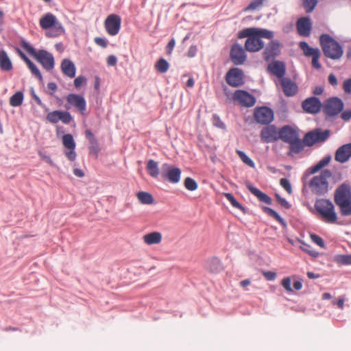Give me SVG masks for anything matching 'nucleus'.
<instances>
[{
    "instance_id": "obj_1",
    "label": "nucleus",
    "mask_w": 351,
    "mask_h": 351,
    "mask_svg": "<svg viewBox=\"0 0 351 351\" xmlns=\"http://www.w3.org/2000/svg\"><path fill=\"white\" fill-rule=\"evenodd\" d=\"M239 38H247L245 43V48L249 52H257L264 47L262 38L271 39L274 32L266 29L256 27H249L243 29L239 33Z\"/></svg>"
},
{
    "instance_id": "obj_2",
    "label": "nucleus",
    "mask_w": 351,
    "mask_h": 351,
    "mask_svg": "<svg viewBox=\"0 0 351 351\" xmlns=\"http://www.w3.org/2000/svg\"><path fill=\"white\" fill-rule=\"evenodd\" d=\"M319 44L326 58L333 60H338L342 58L343 55L342 46L329 34H322L319 36Z\"/></svg>"
},
{
    "instance_id": "obj_3",
    "label": "nucleus",
    "mask_w": 351,
    "mask_h": 351,
    "mask_svg": "<svg viewBox=\"0 0 351 351\" xmlns=\"http://www.w3.org/2000/svg\"><path fill=\"white\" fill-rule=\"evenodd\" d=\"M21 45L29 55L34 57L45 70L51 71L54 68V58L51 53L44 49L36 51L25 40L21 41Z\"/></svg>"
},
{
    "instance_id": "obj_4",
    "label": "nucleus",
    "mask_w": 351,
    "mask_h": 351,
    "mask_svg": "<svg viewBox=\"0 0 351 351\" xmlns=\"http://www.w3.org/2000/svg\"><path fill=\"white\" fill-rule=\"evenodd\" d=\"M314 206L324 221L330 223L337 221V215L335 206L330 200L327 199H317Z\"/></svg>"
},
{
    "instance_id": "obj_5",
    "label": "nucleus",
    "mask_w": 351,
    "mask_h": 351,
    "mask_svg": "<svg viewBox=\"0 0 351 351\" xmlns=\"http://www.w3.org/2000/svg\"><path fill=\"white\" fill-rule=\"evenodd\" d=\"M332 176L328 169H325L318 176H314L309 182L308 186L312 193L317 195L326 194L328 191L329 184L328 179Z\"/></svg>"
},
{
    "instance_id": "obj_6",
    "label": "nucleus",
    "mask_w": 351,
    "mask_h": 351,
    "mask_svg": "<svg viewBox=\"0 0 351 351\" xmlns=\"http://www.w3.org/2000/svg\"><path fill=\"white\" fill-rule=\"evenodd\" d=\"M40 25L43 29H49L47 36L56 37L64 32L62 25L57 20L56 16L51 13L45 14L40 19Z\"/></svg>"
},
{
    "instance_id": "obj_7",
    "label": "nucleus",
    "mask_w": 351,
    "mask_h": 351,
    "mask_svg": "<svg viewBox=\"0 0 351 351\" xmlns=\"http://www.w3.org/2000/svg\"><path fill=\"white\" fill-rule=\"evenodd\" d=\"M161 177L163 180L169 182L176 184L180 182L181 178V170L168 163L162 165Z\"/></svg>"
},
{
    "instance_id": "obj_8",
    "label": "nucleus",
    "mask_w": 351,
    "mask_h": 351,
    "mask_svg": "<svg viewBox=\"0 0 351 351\" xmlns=\"http://www.w3.org/2000/svg\"><path fill=\"white\" fill-rule=\"evenodd\" d=\"M328 130L322 131L317 129L306 133L304 137L303 143L307 146H312L317 143L325 141L329 137Z\"/></svg>"
},
{
    "instance_id": "obj_9",
    "label": "nucleus",
    "mask_w": 351,
    "mask_h": 351,
    "mask_svg": "<svg viewBox=\"0 0 351 351\" xmlns=\"http://www.w3.org/2000/svg\"><path fill=\"white\" fill-rule=\"evenodd\" d=\"M274 117V111L268 107H257L254 109V119L261 125H269L273 121Z\"/></svg>"
},
{
    "instance_id": "obj_10",
    "label": "nucleus",
    "mask_w": 351,
    "mask_h": 351,
    "mask_svg": "<svg viewBox=\"0 0 351 351\" xmlns=\"http://www.w3.org/2000/svg\"><path fill=\"white\" fill-rule=\"evenodd\" d=\"M343 108L342 100L337 97H331L324 105V112L329 116H335L341 112Z\"/></svg>"
},
{
    "instance_id": "obj_11",
    "label": "nucleus",
    "mask_w": 351,
    "mask_h": 351,
    "mask_svg": "<svg viewBox=\"0 0 351 351\" xmlns=\"http://www.w3.org/2000/svg\"><path fill=\"white\" fill-rule=\"evenodd\" d=\"M233 100L243 107H252L256 103L255 97L243 90H237L233 94Z\"/></svg>"
},
{
    "instance_id": "obj_12",
    "label": "nucleus",
    "mask_w": 351,
    "mask_h": 351,
    "mask_svg": "<svg viewBox=\"0 0 351 351\" xmlns=\"http://www.w3.org/2000/svg\"><path fill=\"white\" fill-rule=\"evenodd\" d=\"M243 73L239 68L230 69L226 75V82L231 86L238 87L243 84Z\"/></svg>"
},
{
    "instance_id": "obj_13",
    "label": "nucleus",
    "mask_w": 351,
    "mask_h": 351,
    "mask_svg": "<svg viewBox=\"0 0 351 351\" xmlns=\"http://www.w3.org/2000/svg\"><path fill=\"white\" fill-rule=\"evenodd\" d=\"M260 136L263 143H273L279 139V130L275 125H269L262 129Z\"/></svg>"
},
{
    "instance_id": "obj_14",
    "label": "nucleus",
    "mask_w": 351,
    "mask_h": 351,
    "mask_svg": "<svg viewBox=\"0 0 351 351\" xmlns=\"http://www.w3.org/2000/svg\"><path fill=\"white\" fill-rule=\"evenodd\" d=\"M66 101L70 106L75 108L81 114H86V101L83 96L71 93L67 95Z\"/></svg>"
},
{
    "instance_id": "obj_15",
    "label": "nucleus",
    "mask_w": 351,
    "mask_h": 351,
    "mask_svg": "<svg viewBox=\"0 0 351 351\" xmlns=\"http://www.w3.org/2000/svg\"><path fill=\"white\" fill-rule=\"evenodd\" d=\"M107 33L110 36L117 35L121 27V18L116 14L109 15L104 23Z\"/></svg>"
},
{
    "instance_id": "obj_16",
    "label": "nucleus",
    "mask_w": 351,
    "mask_h": 351,
    "mask_svg": "<svg viewBox=\"0 0 351 351\" xmlns=\"http://www.w3.org/2000/svg\"><path fill=\"white\" fill-rule=\"evenodd\" d=\"M230 58L234 64L241 65L247 59V55L244 49L238 43L232 45L230 50Z\"/></svg>"
},
{
    "instance_id": "obj_17",
    "label": "nucleus",
    "mask_w": 351,
    "mask_h": 351,
    "mask_svg": "<svg viewBox=\"0 0 351 351\" xmlns=\"http://www.w3.org/2000/svg\"><path fill=\"white\" fill-rule=\"evenodd\" d=\"M46 119L51 123H57L59 121H61L63 123L68 124L72 121L73 117L69 112L54 110L49 112Z\"/></svg>"
},
{
    "instance_id": "obj_18",
    "label": "nucleus",
    "mask_w": 351,
    "mask_h": 351,
    "mask_svg": "<svg viewBox=\"0 0 351 351\" xmlns=\"http://www.w3.org/2000/svg\"><path fill=\"white\" fill-rule=\"evenodd\" d=\"M320 100L315 97H311L304 99L302 103V108L304 112L309 114H317L322 108Z\"/></svg>"
},
{
    "instance_id": "obj_19",
    "label": "nucleus",
    "mask_w": 351,
    "mask_h": 351,
    "mask_svg": "<svg viewBox=\"0 0 351 351\" xmlns=\"http://www.w3.org/2000/svg\"><path fill=\"white\" fill-rule=\"evenodd\" d=\"M62 144L65 148L69 149L64 152L66 158L71 161H74L76 158L77 154L75 152V143L73 136L70 134H64L62 136Z\"/></svg>"
},
{
    "instance_id": "obj_20",
    "label": "nucleus",
    "mask_w": 351,
    "mask_h": 351,
    "mask_svg": "<svg viewBox=\"0 0 351 351\" xmlns=\"http://www.w3.org/2000/svg\"><path fill=\"white\" fill-rule=\"evenodd\" d=\"M281 45L278 40L271 41L263 51L265 60L269 61L277 56L280 52Z\"/></svg>"
},
{
    "instance_id": "obj_21",
    "label": "nucleus",
    "mask_w": 351,
    "mask_h": 351,
    "mask_svg": "<svg viewBox=\"0 0 351 351\" xmlns=\"http://www.w3.org/2000/svg\"><path fill=\"white\" fill-rule=\"evenodd\" d=\"M335 202L351 199V186L348 184H342L335 193Z\"/></svg>"
},
{
    "instance_id": "obj_22",
    "label": "nucleus",
    "mask_w": 351,
    "mask_h": 351,
    "mask_svg": "<svg viewBox=\"0 0 351 351\" xmlns=\"http://www.w3.org/2000/svg\"><path fill=\"white\" fill-rule=\"evenodd\" d=\"M280 83L284 94L287 97H293L297 94L298 87L295 82L287 77L282 78Z\"/></svg>"
},
{
    "instance_id": "obj_23",
    "label": "nucleus",
    "mask_w": 351,
    "mask_h": 351,
    "mask_svg": "<svg viewBox=\"0 0 351 351\" xmlns=\"http://www.w3.org/2000/svg\"><path fill=\"white\" fill-rule=\"evenodd\" d=\"M351 157V143L345 144L337 149L335 155L336 161L344 163Z\"/></svg>"
},
{
    "instance_id": "obj_24",
    "label": "nucleus",
    "mask_w": 351,
    "mask_h": 351,
    "mask_svg": "<svg viewBox=\"0 0 351 351\" xmlns=\"http://www.w3.org/2000/svg\"><path fill=\"white\" fill-rule=\"evenodd\" d=\"M311 20L308 17H302L298 19L296 23L298 34L302 36H308L311 31Z\"/></svg>"
},
{
    "instance_id": "obj_25",
    "label": "nucleus",
    "mask_w": 351,
    "mask_h": 351,
    "mask_svg": "<svg viewBox=\"0 0 351 351\" xmlns=\"http://www.w3.org/2000/svg\"><path fill=\"white\" fill-rule=\"evenodd\" d=\"M268 71L280 80L284 78L286 72L285 64L281 61H274L269 64Z\"/></svg>"
},
{
    "instance_id": "obj_26",
    "label": "nucleus",
    "mask_w": 351,
    "mask_h": 351,
    "mask_svg": "<svg viewBox=\"0 0 351 351\" xmlns=\"http://www.w3.org/2000/svg\"><path fill=\"white\" fill-rule=\"evenodd\" d=\"M298 134L297 132L289 125H285L279 130V138L285 143L294 140Z\"/></svg>"
},
{
    "instance_id": "obj_27",
    "label": "nucleus",
    "mask_w": 351,
    "mask_h": 351,
    "mask_svg": "<svg viewBox=\"0 0 351 351\" xmlns=\"http://www.w3.org/2000/svg\"><path fill=\"white\" fill-rule=\"evenodd\" d=\"M61 71L63 74L69 78H73L75 75L76 68L72 61L69 59L62 60L60 65Z\"/></svg>"
},
{
    "instance_id": "obj_28",
    "label": "nucleus",
    "mask_w": 351,
    "mask_h": 351,
    "mask_svg": "<svg viewBox=\"0 0 351 351\" xmlns=\"http://www.w3.org/2000/svg\"><path fill=\"white\" fill-rule=\"evenodd\" d=\"M247 188L254 195H255L259 199V201L267 204H271V199L270 197L252 186L251 184H247Z\"/></svg>"
},
{
    "instance_id": "obj_29",
    "label": "nucleus",
    "mask_w": 351,
    "mask_h": 351,
    "mask_svg": "<svg viewBox=\"0 0 351 351\" xmlns=\"http://www.w3.org/2000/svg\"><path fill=\"white\" fill-rule=\"evenodd\" d=\"M162 239V234L159 232H152L145 234L143 240L147 245L159 244Z\"/></svg>"
},
{
    "instance_id": "obj_30",
    "label": "nucleus",
    "mask_w": 351,
    "mask_h": 351,
    "mask_svg": "<svg viewBox=\"0 0 351 351\" xmlns=\"http://www.w3.org/2000/svg\"><path fill=\"white\" fill-rule=\"evenodd\" d=\"M0 68L5 71H9L12 69V64L4 50L0 51Z\"/></svg>"
},
{
    "instance_id": "obj_31",
    "label": "nucleus",
    "mask_w": 351,
    "mask_h": 351,
    "mask_svg": "<svg viewBox=\"0 0 351 351\" xmlns=\"http://www.w3.org/2000/svg\"><path fill=\"white\" fill-rule=\"evenodd\" d=\"M146 169L151 177L156 178L159 176L158 164L155 160L152 159L149 160L147 162Z\"/></svg>"
},
{
    "instance_id": "obj_32",
    "label": "nucleus",
    "mask_w": 351,
    "mask_h": 351,
    "mask_svg": "<svg viewBox=\"0 0 351 351\" xmlns=\"http://www.w3.org/2000/svg\"><path fill=\"white\" fill-rule=\"evenodd\" d=\"M299 46L302 50L304 55L306 57H313L316 55V53L320 52L317 48H313L310 47L308 44L304 41L300 42Z\"/></svg>"
},
{
    "instance_id": "obj_33",
    "label": "nucleus",
    "mask_w": 351,
    "mask_h": 351,
    "mask_svg": "<svg viewBox=\"0 0 351 351\" xmlns=\"http://www.w3.org/2000/svg\"><path fill=\"white\" fill-rule=\"evenodd\" d=\"M335 204L339 207L342 216L351 215V199L336 202Z\"/></svg>"
},
{
    "instance_id": "obj_34",
    "label": "nucleus",
    "mask_w": 351,
    "mask_h": 351,
    "mask_svg": "<svg viewBox=\"0 0 351 351\" xmlns=\"http://www.w3.org/2000/svg\"><path fill=\"white\" fill-rule=\"evenodd\" d=\"M136 197L143 204H152L154 203V199L152 195L147 192L140 191L136 193Z\"/></svg>"
},
{
    "instance_id": "obj_35",
    "label": "nucleus",
    "mask_w": 351,
    "mask_h": 351,
    "mask_svg": "<svg viewBox=\"0 0 351 351\" xmlns=\"http://www.w3.org/2000/svg\"><path fill=\"white\" fill-rule=\"evenodd\" d=\"M206 269L212 273L219 272L221 269L220 261L216 258L210 259L206 264Z\"/></svg>"
},
{
    "instance_id": "obj_36",
    "label": "nucleus",
    "mask_w": 351,
    "mask_h": 351,
    "mask_svg": "<svg viewBox=\"0 0 351 351\" xmlns=\"http://www.w3.org/2000/svg\"><path fill=\"white\" fill-rule=\"evenodd\" d=\"M288 143L289 144L290 151L293 153L298 154L304 149L303 143L298 136Z\"/></svg>"
},
{
    "instance_id": "obj_37",
    "label": "nucleus",
    "mask_w": 351,
    "mask_h": 351,
    "mask_svg": "<svg viewBox=\"0 0 351 351\" xmlns=\"http://www.w3.org/2000/svg\"><path fill=\"white\" fill-rule=\"evenodd\" d=\"M330 159L331 158L330 156H327L322 158L315 165L313 166L311 168V173L313 174L319 171L320 169H322L323 167L326 166L330 162Z\"/></svg>"
},
{
    "instance_id": "obj_38",
    "label": "nucleus",
    "mask_w": 351,
    "mask_h": 351,
    "mask_svg": "<svg viewBox=\"0 0 351 351\" xmlns=\"http://www.w3.org/2000/svg\"><path fill=\"white\" fill-rule=\"evenodd\" d=\"M23 94L21 91H17L10 99V104L13 107H17L22 104Z\"/></svg>"
},
{
    "instance_id": "obj_39",
    "label": "nucleus",
    "mask_w": 351,
    "mask_h": 351,
    "mask_svg": "<svg viewBox=\"0 0 351 351\" xmlns=\"http://www.w3.org/2000/svg\"><path fill=\"white\" fill-rule=\"evenodd\" d=\"M169 68V64L164 58H160L155 64V69L161 73H166Z\"/></svg>"
},
{
    "instance_id": "obj_40",
    "label": "nucleus",
    "mask_w": 351,
    "mask_h": 351,
    "mask_svg": "<svg viewBox=\"0 0 351 351\" xmlns=\"http://www.w3.org/2000/svg\"><path fill=\"white\" fill-rule=\"evenodd\" d=\"M263 210L265 213H267L269 216L275 219L277 221L280 223L281 224L285 225V220L279 215V214L269 207H263Z\"/></svg>"
},
{
    "instance_id": "obj_41",
    "label": "nucleus",
    "mask_w": 351,
    "mask_h": 351,
    "mask_svg": "<svg viewBox=\"0 0 351 351\" xmlns=\"http://www.w3.org/2000/svg\"><path fill=\"white\" fill-rule=\"evenodd\" d=\"M334 261L339 265H351V254H339L334 258Z\"/></svg>"
},
{
    "instance_id": "obj_42",
    "label": "nucleus",
    "mask_w": 351,
    "mask_h": 351,
    "mask_svg": "<svg viewBox=\"0 0 351 351\" xmlns=\"http://www.w3.org/2000/svg\"><path fill=\"white\" fill-rule=\"evenodd\" d=\"M32 75L36 77L40 81H43V76L38 67L30 60L25 62Z\"/></svg>"
},
{
    "instance_id": "obj_43",
    "label": "nucleus",
    "mask_w": 351,
    "mask_h": 351,
    "mask_svg": "<svg viewBox=\"0 0 351 351\" xmlns=\"http://www.w3.org/2000/svg\"><path fill=\"white\" fill-rule=\"evenodd\" d=\"M32 75L36 77L40 81H43V76L38 67L30 60L25 62Z\"/></svg>"
},
{
    "instance_id": "obj_44",
    "label": "nucleus",
    "mask_w": 351,
    "mask_h": 351,
    "mask_svg": "<svg viewBox=\"0 0 351 351\" xmlns=\"http://www.w3.org/2000/svg\"><path fill=\"white\" fill-rule=\"evenodd\" d=\"M237 154L239 156L240 159L244 162L245 165L250 167H254L255 164L253 160L250 158L243 152L241 150H237Z\"/></svg>"
},
{
    "instance_id": "obj_45",
    "label": "nucleus",
    "mask_w": 351,
    "mask_h": 351,
    "mask_svg": "<svg viewBox=\"0 0 351 351\" xmlns=\"http://www.w3.org/2000/svg\"><path fill=\"white\" fill-rule=\"evenodd\" d=\"M184 185L186 189L191 191L196 190L198 187L197 183L195 180L189 177L184 180Z\"/></svg>"
},
{
    "instance_id": "obj_46",
    "label": "nucleus",
    "mask_w": 351,
    "mask_h": 351,
    "mask_svg": "<svg viewBox=\"0 0 351 351\" xmlns=\"http://www.w3.org/2000/svg\"><path fill=\"white\" fill-rule=\"evenodd\" d=\"M317 3V0H303L302 6L306 10V12L309 13L314 10Z\"/></svg>"
},
{
    "instance_id": "obj_47",
    "label": "nucleus",
    "mask_w": 351,
    "mask_h": 351,
    "mask_svg": "<svg viewBox=\"0 0 351 351\" xmlns=\"http://www.w3.org/2000/svg\"><path fill=\"white\" fill-rule=\"evenodd\" d=\"M89 143H90V147H89L90 154L95 156V157H97L98 153L99 152V150H100L97 140L90 142Z\"/></svg>"
},
{
    "instance_id": "obj_48",
    "label": "nucleus",
    "mask_w": 351,
    "mask_h": 351,
    "mask_svg": "<svg viewBox=\"0 0 351 351\" xmlns=\"http://www.w3.org/2000/svg\"><path fill=\"white\" fill-rule=\"evenodd\" d=\"M224 196L230 202L232 206L239 209L242 208V206L236 200L231 193H224Z\"/></svg>"
},
{
    "instance_id": "obj_49",
    "label": "nucleus",
    "mask_w": 351,
    "mask_h": 351,
    "mask_svg": "<svg viewBox=\"0 0 351 351\" xmlns=\"http://www.w3.org/2000/svg\"><path fill=\"white\" fill-rule=\"evenodd\" d=\"M280 184L281 186L289 193L291 194L292 188L291 184L287 178H282L280 180Z\"/></svg>"
},
{
    "instance_id": "obj_50",
    "label": "nucleus",
    "mask_w": 351,
    "mask_h": 351,
    "mask_svg": "<svg viewBox=\"0 0 351 351\" xmlns=\"http://www.w3.org/2000/svg\"><path fill=\"white\" fill-rule=\"evenodd\" d=\"M291 280L289 277H285L281 281V285L284 287V289L287 292L293 291V289L291 288Z\"/></svg>"
},
{
    "instance_id": "obj_51",
    "label": "nucleus",
    "mask_w": 351,
    "mask_h": 351,
    "mask_svg": "<svg viewBox=\"0 0 351 351\" xmlns=\"http://www.w3.org/2000/svg\"><path fill=\"white\" fill-rule=\"evenodd\" d=\"M301 248L303 251L306 252L313 258H316L319 256V252L315 250H313L311 247L308 245L305 244Z\"/></svg>"
},
{
    "instance_id": "obj_52",
    "label": "nucleus",
    "mask_w": 351,
    "mask_h": 351,
    "mask_svg": "<svg viewBox=\"0 0 351 351\" xmlns=\"http://www.w3.org/2000/svg\"><path fill=\"white\" fill-rule=\"evenodd\" d=\"M275 197L278 202L284 208H289L291 207L290 204L286 200L285 198L282 197L278 193L275 194Z\"/></svg>"
},
{
    "instance_id": "obj_53",
    "label": "nucleus",
    "mask_w": 351,
    "mask_h": 351,
    "mask_svg": "<svg viewBox=\"0 0 351 351\" xmlns=\"http://www.w3.org/2000/svg\"><path fill=\"white\" fill-rule=\"evenodd\" d=\"M86 84V78L84 76L80 75L74 80V86L76 88H79L81 86Z\"/></svg>"
},
{
    "instance_id": "obj_54",
    "label": "nucleus",
    "mask_w": 351,
    "mask_h": 351,
    "mask_svg": "<svg viewBox=\"0 0 351 351\" xmlns=\"http://www.w3.org/2000/svg\"><path fill=\"white\" fill-rule=\"evenodd\" d=\"M311 239L315 243L318 245L319 247L323 248L325 247L324 242L319 236L317 234H311Z\"/></svg>"
},
{
    "instance_id": "obj_55",
    "label": "nucleus",
    "mask_w": 351,
    "mask_h": 351,
    "mask_svg": "<svg viewBox=\"0 0 351 351\" xmlns=\"http://www.w3.org/2000/svg\"><path fill=\"white\" fill-rule=\"evenodd\" d=\"M312 58V66L316 69H319L321 68V64L319 62V59L320 58V52L316 53V55L313 56Z\"/></svg>"
},
{
    "instance_id": "obj_56",
    "label": "nucleus",
    "mask_w": 351,
    "mask_h": 351,
    "mask_svg": "<svg viewBox=\"0 0 351 351\" xmlns=\"http://www.w3.org/2000/svg\"><path fill=\"white\" fill-rule=\"evenodd\" d=\"M263 274L267 280H274L276 278V274L274 271H264Z\"/></svg>"
},
{
    "instance_id": "obj_57",
    "label": "nucleus",
    "mask_w": 351,
    "mask_h": 351,
    "mask_svg": "<svg viewBox=\"0 0 351 351\" xmlns=\"http://www.w3.org/2000/svg\"><path fill=\"white\" fill-rule=\"evenodd\" d=\"M94 40L97 45L101 46L103 48H106L107 47V41L103 38L96 37Z\"/></svg>"
},
{
    "instance_id": "obj_58",
    "label": "nucleus",
    "mask_w": 351,
    "mask_h": 351,
    "mask_svg": "<svg viewBox=\"0 0 351 351\" xmlns=\"http://www.w3.org/2000/svg\"><path fill=\"white\" fill-rule=\"evenodd\" d=\"M343 88L347 93H351V78L344 81Z\"/></svg>"
},
{
    "instance_id": "obj_59",
    "label": "nucleus",
    "mask_w": 351,
    "mask_h": 351,
    "mask_svg": "<svg viewBox=\"0 0 351 351\" xmlns=\"http://www.w3.org/2000/svg\"><path fill=\"white\" fill-rule=\"evenodd\" d=\"M175 45H176V41H175V39L174 38H172L168 43L167 46V53L168 55H171L173 50V48L175 47Z\"/></svg>"
},
{
    "instance_id": "obj_60",
    "label": "nucleus",
    "mask_w": 351,
    "mask_h": 351,
    "mask_svg": "<svg viewBox=\"0 0 351 351\" xmlns=\"http://www.w3.org/2000/svg\"><path fill=\"white\" fill-rule=\"evenodd\" d=\"M341 117L343 121H349L351 119V109L343 111Z\"/></svg>"
},
{
    "instance_id": "obj_61",
    "label": "nucleus",
    "mask_w": 351,
    "mask_h": 351,
    "mask_svg": "<svg viewBox=\"0 0 351 351\" xmlns=\"http://www.w3.org/2000/svg\"><path fill=\"white\" fill-rule=\"evenodd\" d=\"M38 155L43 160L46 161L49 165H50L51 166H53V162L49 156L44 154L41 152H38Z\"/></svg>"
},
{
    "instance_id": "obj_62",
    "label": "nucleus",
    "mask_w": 351,
    "mask_h": 351,
    "mask_svg": "<svg viewBox=\"0 0 351 351\" xmlns=\"http://www.w3.org/2000/svg\"><path fill=\"white\" fill-rule=\"evenodd\" d=\"M196 53H197V47L195 45H191L189 49V51L187 52V56L189 58H193V57L195 56Z\"/></svg>"
},
{
    "instance_id": "obj_63",
    "label": "nucleus",
    "mask_w": 351,
    "mask_h": 351,
    "mask_svg": "<svg viewBox=\"0 0 351 351\" xmlns=\"http://www.w3.org/2000/svg\"><path fill=\"white\" fill-rule=\"evenodd\" d=\"M117 62V59L116 56H114L113 55H110L108 57L107 64L108 66H114V65H116Z\"/></svg>"
},
{
    "instance_id": "obj_64",
    "label": "nucleus",
    "mask_w": 351,
    "mask_h": 351,
    "mask_svg": "<svg viewBox=\"0 0 351 351\" xmlns=\"http://www.w3.org/2000/svg\"><path fill=\"white\" fill-rule=\"evenodd\" d=\"M47 88H48V90L49 91V93L51 95H53V93L56 91L57 90V85L56 84V83L54 82H49L47 84Z\"/></svg>"
}]
</instances>
